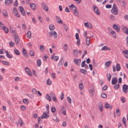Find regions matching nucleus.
Returning <instances> with one entry per match:
<instances>
[{"label":"nucleus","mask_w":128,"mask_h":128,"mask_svg":"<svg viewBox=\"0 0 128 128\" xmlns=\"http://www.w3.org/2000/svg\"><path fill=\"white\" fill-rule=\"evenodd\" d=\"M112 13L115 15H117L118 14L117 7L115 4H113L112 8L111 10Z\"/></svg>","instance_id":"nucleus-1"},{"label":"nucleus","mask_w":128,"mask_h":128,"mask_svg":"<svg viewBox=\"0 0 128 128\" xmlns=\"http://www.w3.org/2000/svg\"><path fill=\"white\" fill-rule=\"evenodd\" d=\"M69 8L70 9L74 11V14L75 16H77L78 14V12L76 10V8L74 5L72 4L69 6Z\"/></svg>","instance_id":"nucleus-2"},{"label":"nucleus","mask_w":128,"mask_h":128,"mask_svg":"<svg viewBox=\"0 0 128 128\" xmlns=\"http://www.w3.org/2000/svg\"><path fill=\"white\" fill-rule=\"evenodd\" d=\"M122 91L125 93H127L128 92V86L124 84L122 87Z\"/></svg>","instance_id":"nucleus-3"},{"label":"nucleus","mask_w":128,"mask_h":128,"mask_svg":"<svg viewBox=\"0 0 128 128\" xmlns=\"http://www.w3.org/2000/svg\"><path fill=\"white\" fill-rule=\"evenodd\" d=\"M93 8L95 12L98 15H100V11L98 10L97 7L94 5L93 6Z\"/></svg>","instance_id":"nucleus-4"},{"label":"nucleus","mask_w":128,"mask_h":128,"mask_svg":"<svg viewBox=\"0 0 128 128\" xmlns=\"http://www.w3.org/2000/svg\"><path fill=\"white\" fill-rule=\"evenodd\" d=\"M113 27L114 30H116L117 32H118L119 31L120 27L119 25L114 24L113 25Z\"/></svg>","instance_id":"nucleus-5"},{"label":"nucleus","mask_w":128,"mask_h":128,"mask_svg":"<svg viewBox=\"0 0 128 128\" xmlns=\"http://www.w3.org/2000/svg\"><path fill=\"white\" fill-rule=\"evenodd\" d=\"M123 32L125 34H128V28L125 26H123L122 27Z\"/></svg>","instance_id":"nucleus-6"},{"label":"nucleus","mask_w":128,"mask_h":128,"mask_svg":"<svg viewBox=\"0 0 128 128\" xmlns=\"http://www.w3.org/2000/svg\"><path fill=\"white\" fill-rule=\"evenodd\" d=\"M56 20L57 23L61 24H63V22L61 20L60 17L58 16H56Z\"/></svg>","instance_id":"nucleus-7"},{"label":"nucleus","mask_w":128,"mask_h":128,"mask_svg":"<svg viewBox=\"0 0 128 128\" xmlns=\"http://www.w3.org/2000/svg\"><path fill=\"white\" fill-rule=\"evenodd\" d=\"M19 10H20L23 16H25L26 14L25 13L23 7L22 6H20L19 7Z\"/></svg>","instance_id":"nucleus-8"},{"label":"nucleus","mask_w":128,"mask_h":128,"mask_svg":"<svg viewBox=\"0 0 128 128\" xmlns=\"http://www.w3.org/2000/svg\"><path fill=\"white\" fill-rule=\"evenodd\" d=\"M74 62L77 65L79 66V63L81 62V60L80 59L74 58Z\"/></svg>","instance_id":"nucleus-9"},{"label":"nucleus","mask_w":128,"mask_h":128,"mask_svg":"<svg viewBox=\"0 0 128 128\" xmlns=\"http://www.w3.org/2000/svg\"><path fill=\"white\" fill-rule=\"evenodd\" d=\"M12 2V0H6L5 1V3L6 5L8 6L11 5Z\"/></svg>","instance_id":"nucleus-10"},{"label":"nucleus","mask_w":128,"mask_h":128,"mask_svg":"<svg viewBox=\"0 0 128 128\" xmlns=\"http://www.w3.org/2000/svg\"><path fill=\"white\" fill-rule=\"evenodd\" d=\"M25 70L27 74H28L29 76H32V72L30 70L28 67H26L25 69Z\"/></svg>","instance_id":"nucleus-11"},{"label":"nucleus","mask_w":128,"mask_h":128,"mask_svg":"<svg viewBox=\"0 0 128 128\" xmlns=\"http://www.w3.org/2000/svg\"><path fill=\"white\" fill-rule=\"evenodd\" d=\"M13 11L15 15L17 17H19L20 16L18 14V10L17 8H14L13 9Z\"/></svg>","instance_id":"nucleus-12"},{"label":"nucleus","mask_w":128,"mask_h":128,"mask_svg":"<svg viewBox=\"0 0 128 128\" xmlns=\"http://www.w3.org/2000/svg\"><path fill=\"white\" fill-rule=\"evenodd\" d=\"M30 8L32 10H35L36 8V4L34 3H30Z\"/></svg>","instance_id":"nucleus-13"},{"label":"nucleus","mask_w":128,"mask_h":128,"mask_svg":"<svg viewBox=\"0 0 128 128\" xmlns=\"http://www.w3.org/2000/svg\"><path fill=\"white\" fill-rule=\"evenodd\" d=\"M84 26L89 28H92V26L91 24L89 23L86 22L84 23Z\"/></svg>","instance_id":"nucleus-14"},{"label":"nucleus","mask_w":128,"mask_h":128,"mask_svg":"<svg viewBox=\"0 0 128 128\" xmlns=\"http://www.w3.org/2000/svg\"><path fill=\"white\" fill-rule=\"evenodd\" d=\"M15 42L16 44H18L20 42V39L18 36H14Z\"/></svg>","instance_id":"nucleus-15"},{"label":"nucleus","mask_w":128,"mask_h":128,"mask_svg":"<svg viewBox=\"0 0 128 128\" xmlns=\"http://www.w3.org/2000/svg\"><path fill=\"white\" fill-rule=\"evenodd\" d=\"M123 53L125 54V56L126 58H128V50H125L123 51Z\"/></svg>","instance_id":"nucleus-16"},{"label":"nucleus","mask_w":128,"mask_h":128,"mask_svg":"<svg viewBox=\"0 0 128 128\" xmlns=\"http://www.w3.org/2000/svg\"><path fill=\"white\" fill-rule=\"evenodd\" d=\"M117 80L116 78H112V84H115L117 82Z\"/></svg>","instance_id":"nucleus-17"},{"label":"nucleus","mask_w":128,"mask_h":128,"mask_svg":"<svg viewBox=\"0 0 128 128\" xmlns=\"http://www.w3.org/2000/svg\"><path fill=\"white\" fill-rule=\"evenodd\" d=\"M42 7L44 10L46 11H48V8L47 6L44 3L42 4Z\"/></svg>","instance_id":"nucleus-18"},{"label":"nucleus","mask_w":128,"mask_h":128,"mask_svg":"<svg viewBox=\"0 0 128 128\" xmlns=\"http://www.w3.org/2000/svg\"><path fill=\"white\" fill-rule=\"evenodd\" d=\"M86 43L87 45H89L90 44V39L88 36H87L86 38Z\"/></svg>","instance_id":"nucleus-19"},{"label":"nucleus","mask_w":128,"mask_h":128,"mask_svg":"<svg viewBox=\"0 0 128 128\" xmlns=\"http://www.w3.org/2000/svg\"><path fill=\"white\" fill-rule=\"evenodd\" d=\"M80 72H81L82 73L86 74L87 73V71L85 70L82 68H81L80 70Z\"/></svg>","instance_id":"nucleus-20"},{"label":"nucleus","mask_w":128,"mask_h":128,"mask_svg":"<svg viewBox=\"0 0 128 128\" xmlns=\"http://www.w3.org/2000/svg\"><path fill=\"white\" fill-rule=\"evenodd\" d=\"M104 107L106 108H110V109H111L112 106V105L110 106L108 103H106L105 104Z\"/></svg>","instance_id":"nucleus-21"},{"label":"nucleus","mask_w":128,"mask_h":128,"mask_svg":"<svg viewBox=\"0 0 128 128\" xmlns=\"http://www.w3.org/2000/svg\"><path fill=\"white\" fill-rule=\"evenodd\" d=\"M62 111L63 114L64 115L66 114V110L65 108L63 106H62Z\"/></svg>","instance_id":"nucleus-22"},{"label":"nucleus","mask_w":128,"mask_h":128,"mask_svg":"<svg viewBox=\"0 0 128 128\" xmlns=\"http://www.w3.org/2000/svg\"><path fill=\"white\" fill-rule=\"evenodd\" d=\"M6 56L8 58H12L13 56L12 55H10L9 54L8 51H7L6 52Z\"/></svg>","instance_id":"nucleus-23"},{"label":"nucleus","mask_w":128,"mask_h":128,"mask_svg":"<svg viewBox=\"0 0 128 128\" xmlns=\"http://www.w3.org/2000/svg\"><path fill=\"white\" fill-rule=\"evenodd\" d=\"M22 52L23 55L24 56H27V52L26 50L24 48H23L22 49Z\"/></svg>","instance_id":"nucleus-24"},{"label":"nucleus","mask_w":128,"mask_h":128,"mask_svg":"<svg viewBox=\"0 0 128 128\" xmlns=\"http://www.w3.org/2000/svg\"><path fill=\"white\" fill-rule=\"evenodd\" d=\"M110 34L113 36V37L114 38H116V33L114 31H112L110 33Z\"/></svg>","instance_id":"nucleus-25"},{"label":"nucleus","mask_w":128,"mask_h":128,"mask_svg":"<svg viewBox=\"0 0 128 128\" xmlns=\"http://www.w3.org/2000/svg\"><path fill=\"white\" fill-rule=\"evenodd\" d=\"M53 120H54L56 121V122H58L59 121V119L57 117L56 114L55 115V117L53 118Z\"/></svg>","instance_id":"nucleus-26"},{"label":"nucleus","mask_w":128,"mask_h":128,"mask_svg":"<svg viewBox=\"0 0 128 128\" xmlns=\"http://www.w3.org/2000/svg\"><path fill=\"white\" fill-rule=\"evenodd\" d=\"M40 48L41 51L42 52H44L45 50L44 48V46L42 45L40 46Z\"/></svg>","instance_id":"nucleus-27"},{"label":"nucleus","mask_w":128,"mask_h":128,"mask_svg":"<svg viewBox=\"0 0 128 128\" xmlns=\"http://www.w3.org/2000/svg\"><path fill=\"white\" fill-rule=\"evenodd\" d=\"M120 66L119 64L117 63L116 65V70L118 71L120 70Z\"/></svg>","instance_id":"nucleus-28"},{"label":"nucleus","mask_w":128,"mask_h":128,"mask_svg":"<svg viewBox=\"0 0 128 128\" xmlns=\"http://www.w3.org/2000/svg\"><path fill=\"white\" fill-rule=\"evenodd\" d=\"M14 51L15 53L16 54L18 55H20V52L17 49L15 48L14 49Z\"/></svg>","instance_id":"nucleus-29"},{"label":"nucleus","mask_w":128,"mask_h":128,"mask_svg":"<svg viewBox=\"0 0 128 128\" xmlns=\"http://www.w3.org/2000/svg\"><path fill=\"white\" fill-rule=\"evenodd\" d=\"M2 30H4L6 33H7L8 32V28L6 26H5Z\"/></svg>","instance_id":"nucleus-30"},{"label":"nucleus","mask_w":128,"mask_h":128,"mask_svg":"<svg viewBox=\"0 0 128 128\" xmlns=\"http://www.w3.org/2000/svg\"><path fill=\"white\" fill-rule=\"evenodd\" d=\"M37 64V66H39L41 65L42 62L40 60V59H38L36 62Z\"/></svg>","instance_id":"nucleus-31"},{"label":"nucleus","mask_w":128,"mask_h":128,"mask_svg":"<svg viewBox=\"0 0 128 128\" xmlns=\"http://www.w3.org/2000/svg\"><path fill=\"white\" fill-rule=\"evenodd\" d=\"M26 34L27 35L28 38H31V33L30 31H28L27 33Z\"/></svg>","instance_id":"nucleus-32"},{"label":"nucleus","mask_w":128,"mask_h":128,"mask_svg":"<svg viewBox=\"0 0 128 128\" xmlns=\"http://www.w3.org/2000/svg\"><path fill=\"white\" fill-rule=\"evenodd\" d=\"M111 62L110 61L106 62L105 63V65L108 68L109 66L110 65L111 63Z\"/></svg>","instance_id":"nucleus-33"},{"label":"nucleus","mask_w":128,"mask_h":128,"mask_svg":"<svg viewBox=\"0 0 128 128\" xmlns=\"http://www.w3.org/2000/svg\"><path fill=\"white\" fill-rule=\"evenodd\" d=\"M106 77L108 80L110 81L111 77V74L110 73L107 74H106Z\"/></svg>","instance_id":"nucleus-34"},{"label":"nucleus","mask_w":128,"mask_h":128,"mask_svg":"<svg viewBox=\"0 0 128 128\" xmlns=\"http://www.w3.org/2000/svg\"><path fill=\"white\" fill-rule=\"evenodd\" d=\"M47 114L46 113H44L43 115L41 116V118L42 119L43 118H47Z\"/></svg>","instance_id":"nucleus-35"},{"label":"nucleus","mask_w":128,"mask_h":128,"mask_svg":"<svg viewBox=\"0 0 128 128\" xmlns=\"http://www.w3.org/2000/svg\"><path fill=\"white\" fill-rule=\"evenodd\" d=\"M64 60H63V58H62L60 60L58 63V65L60 66H61L64 63Z\"/></svg>","instance_id":"nucleus-36"},{"label":"nucleus","mask_w":128,"mask_h":128,"mask_svg":"<svg viewBox=\"0 0 128 128\" xmlns=\"http://www.w3.org/2000/svg\"><path fill=\"white\" fill-rule=\"evenodd\" d=\"M2 64L4 65L8 66L9 65V63L8 62L6 61H3L2 62Z\"/></svg>","instance_id":"nucleus-37"},{"label":"nucleus","mask_w":128,"mask_h":128,"mask_svg":"<svg viewBox=\"0 0 128 128\" xmlns=\"http://www.w3.org/2000/svg\"><path fill=\"white\" fill-rule=\"evenodd\" d=\"M46 100H48L49 101H50L51 100L50 97L48 94H47L46 96Z\"/></svg>","instance_id":"nucleus-38"},{"label":"nucleus","mask_w":128,"mask_h":128,"mask_svg":"<svg viewBox=\"0 0 128 128\" xmlns=\"http://www.w3.org/2000/svg\"><path fill=\"white\" fill-rule=\"evenodd\" d=\"M101 95L102 97L104 98H106L107 97L105 93H101Z\"/></svg>","instance_id":"nucleus-39"},{"label":"nucleus","mask_w":128,"mask_h":128,"mask_svg":"<svg viewBox=\"0 0 128 128\" xmlns=\"http://www.w3.org/2000/svg\"><path fill=\"white\" fill-rule=\"evenodd\" d=\"M52 83V81L50 80V79L49 78L48 79L46 82V84L48 85H50Z\"/></svg>","instance_id":"nucleus-40"},{"label":"nucleus","mask_w":128,"mask_h":128,"mask_svg":"<svg viewBox=\"0 0 128 128\" xmlns=\"http://www.w3.org/2000/svg\"><path fill=\"white\" fill-rule=\"evenodd\" d=\"M49 28L50 30H53L54 28V26L52 24H50L49 25Z\"/></svg>","instance_id":"nucleus-41"},{"label":"nucleus","mask_w":128,"mask_h":128,"mask_svg":"<svg viewBox=\"0 0 128 128\" xmlns=\"http://www.w3.org/2000/svg\"><path fill=\"white\" fill-rule=\"evenodd\" d=\"M10 46L11 47H12L14 45V43L12 41H11L9 43Z\"/></svg>","instance_id":"nucleus-42"},{"label":"nucleus","mask_w":128,"mask_h":128,"mask_svg":"<svg viewBox=\"0 0 128 128\" xmlns=\"http://www.w3.org/2000/svg\"><path fill=\"white\" fill-rule=\"evenodd\" d=\"M63 49L64 51H66L68 49L67 45L66 44H65L63 46Z\"/></svg>","instance_id":"nucleus-43"},{"label":"nucleus","mask_w":128,"mask_h":128,"mask_svg":"<svg viewBox=\"0 0 128 128\" xmlns=\"http://www.w3.org/2000/svg\"><path fill=\"white\" fill-rule=\"evenodd\" d=\"M29 54L30 56H34V53L33 50H30L29 52Z\"/></svg>","instance_id":"nucleus-44"},{"label":"nucleus","mask_w":128,"mask_h":128,"mask_svg":"<svg viewBox=\"0 0 128 128\" xmlns=\"http://www.w3.org/2000/svg\"><path fill=\"white\" fill-rule=\"evenodd\" d=\"M120 86V85L119 84H118L114 86V89L116 90H117L119 88Z\"/></svg>","instance_id":"nucleus-45"},{"label":"nucleus","mask_w":128,"mask_h":128,"mask_svg":"<svg viewBox=\"0 0 128 128\" xmlns=\"http://www.w3.org/2000/svg\"><path fill=\"white\" fill-rule=\"evenodd\" d=\"M5 26L2 22H0V29L2 30Z\"/></svg>","instance_id":"nucleus-46"},{"label":"nucleus","mask_w":128,"mask_h":128,"mask_svg":"<svg viewBox=\"0 0 128 128\" xmlns=\"http://www.w3.org/2000/svg\"><path fill=\"white\" fill-rule=\"evenodd\" d=\"M126 119L125 117H123L122 118V121L124 124L125 125V127H126Z\"/></svg>","instance_id":"nucleus-47"},{"label":"nucleus","mask_w":128,"mask_h":128,"mask_svg":"<svg viewBox=\"0 0 128 128\" xmlns=\"http://www.w3.org/2000/svg\"><path fill=\"white\" fill-rule=\"evenodd\" d=\"M79 88L80 90H82L84 88V86L82 84H79Z\"/></svg>","instance_id":"nucleus-48"},{"label":"nucleus","mask_w":128,"mask_h":128,"mask_svg":"<svg viewBox=\"0 0 128 128\" xmlns=\"http://www.w3.org/2000/svg\"><path fill=\"white\" fill-rule=\"evenodd\" d=\"M28 100L27 99H24L23 100L24 103L25 104H26L28 102Z\"/></svg>","instance_id":"nucleus-49"},{"label":"nucleus","mask_w":128,"mask_h":128,"mask_svg":"<svg viewBox=\"0 0 128 128\" xmlns=\"http://www.w3.org/2000/svg\"><path fill=\"white\" fill-rule=\"evenodd\" d=\"M116 113L117 115L118 116H120V110L118 109H117L116 110Z\"/></svg>","instance_id":"nucleus-50"},{"label":"nucleus","mask_w":128,"mask_h":128,"mask_svg":"<svg viewBox=\"0 0 128 128\" xmlns=\"http://www.w3.org/2000/svg\"><path fill=\"white\" fill-rule=\"evenodd\" d=\"M108 48L106 47V46H105L103 47L101 49L102 50L106 51L108 49Z\"/></svg>","instance_id":"nucleus-51"},{"label":"nucleus","mask_w":128,"mask_h":128,"mask_svg":"<svg viewBox=\"0 0 128 128\" xmlns=\"http://www.w3.org/2000/svg\"><path fill=\"white\" fill-rule=\"evenodd\" d=\"M63 27L66 31H67L68 29V27L67 25L65 24H64L63 25Z\"/></svg>","instance_id":"nucleus-52"},{"label":"nucleus","mask_w":128,"mask_h":128,"mask_svg":"<svg viewBox=\"0 0 128 128\" xmlns=\"http://www.w3.org/2000/svg\"><path fill=\"white\" fill-rule=\"evenodd\" d=\"M58 56H55L52 59H53L54 60L57 61L58 60Z\"/></svg>","instance_id":"nucleus-53"},{"label":"nucleus","mask_w":128,"mask_h":128,"mask_svg":"<svg viewBox=\"0 0 128 128\" xmlns=\"http://www.w3.org/2000/svg\"><path fill=\"white\" fill-rule=\"evenodd\" d=\"M32 92L33 94H34L36 93L37 91L35 89L33 88L32 89Z\"/></svg>","instance_id":"nucleus-54"},{"label":"nucleus","mask_w":128,"mask_h":128,"mask_svg":"<svg viewBox=\"0 0 128 128\" xmlns=\"http://www.w3.org/2000/svg\"><path fill=\"white\" fill-rule=\"evenodd\" d=\"M54 34V37L55 38H56L58 36V35L57 33L55 32H54L53 33Z\"/></svg>","instance_id":"nucleus-55"},{"label":"nucleus","mask_w":128,"mask_h":128,"mask_svg":"<svg viewBox=\"0 0 128 128\" xmlns=\"http://www.w3.org/2000/svg\"><path fill=\"white\" fill-rule=\"evenodd\" d=\"M3 12L4 16H8V14L7 13L6 11L5 10H4L3 11Z\"/></svg>","instance_id":"nucleus-56"},{"label":"nucleus","mask_w":128,"mask_h":128,"mask_svg":"<svg viewBox=\"0 0 128 128\" xmlns=\"http://www.w3.org/2000/svg\"><path fill=\"white\" fill-rule=\"evenodd\" d=\"M12 32L14 37L17 36L15 30H12Z\"/></svg>","instance_id":"nucleus-57"},{"label":"nucleus","mask_w":128,"mask_h":128,"mask_svg":"<svg viewBox=\"0 0 128 128\" xmlns=\"http://www.w3.org/2000/svg\"><path fill=\"white\" fill-rule=\"evenodd\" d=\"M86 63V61L85 60L83 62H82V65H81V66L82 67H84V66L86 64H85V63Z\"/></svg>","instance_id":"nucleus-58"},{"label":"nucleus","mask_w":128,"mask_h":128,"mask_svg":"<svg viewBox=\"0 0 128 128\" xmlns=\"http://www.w3.org/2000/svg\"><path fill=\"white\" fill-rule=\"evenodd\" d=\"M51 110L52 112V113H54V112H55L56 111V108L54 107H52V108L51 109Z\"/></svg>","instance_id":"nucleus-59"},{"label":"nucleus","mask_w":128,"mask_h":128,"mask_svg":"<svg viewBox=\"0 0 128 128\" xmlns=\"http://www.w3.org/2000/svg\"><path fill=\"white\" fill-rule=\"evenodd\" d=\"M53 31H50L49 33V34L50 36V37H52L53 36Z\"/></svg>","instance_id":"nucleus-60"},{"label":"nucleus","mask_w":128,"mask_h":128,"mask_svg":"<svg viewBox=\"0 0 128 128\" xmlns=\"http://www.w3.org/2000/svg\"><path fill=\"white\" fill-rule=\"evenodd\" d=\"M110 19L113 20H114V16H113V15H111L110 17Z\"/></svg>","instance_id":"nucleus-61"},{"label":"nucleus","mask_w":128,"mask_h":128,"mask_svg":"<svg viewBox=\"0 0 128 128\" xmlns=\"http://www.w3.org/2000/svg\"><path fill=\"white\" fill-rule=\"evenodd\" d=\"M121 100L122 103H124L125 102V100L124 98L123 97H122L121 98Z\"/></svg>","instance_id":"nucleus-62"},{"label":"nucleus","mask_w":128,"mask_h":128,"mask_svg":"<svg viewBox=\"0 0 128 128\" xmlns=\"http://www.w3.org/2000/svg\"><path fill=\"white\" fill-rule=\"evenodd\" d=\"M20 108L22 110H24L26 109V108L25 106H20Z\"/></svg>","instance_id":"nucleus-63"},{"label":"nucleus","mask_w":128,"mask_h":128,"mask_svg":"<svg viewBox=\"0 0 128 128\" xmlns=\"http://www.w3.org/2000/svg\"><path fill=\"white\" fill-rule=\"evenodd\" d=\"M106 6L107 8H110L112 7V5L110 4H107Z\"/></svg>","instance_id":"nucleus-64"}]
</instances>
